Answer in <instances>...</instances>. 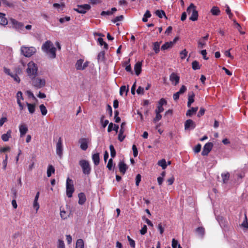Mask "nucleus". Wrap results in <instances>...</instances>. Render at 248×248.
Segmentation results:
<instances>
[{
  "mask_svg": "<svg viewBox=\"0 0 248 248\" xmlns=\"http://www.w3.org/2000/svg\"><path fill=\"white\" fill-rule=\"evenodd\" d=\"M42 50L45 53L50 59H54L56 58V48L54 47L53 44L50 41H47L45 42L41 46Z\"/></svg>",
  "mask_w": 248,
  "mask_h": 248,
  "instance_id": "1",
  "label": "nucleus"
},
{
  "mask_svg": "<svg viewBox=\"0 0 248 248\" xmlns=\"http://www.w3.org/2000/svg\"><path fill=\"white\" fill-rule=\"evenodd\" d=\"M28 67L26 71L28 76L31 79H33L36 77L37 74L38 67L36 64L33 62H30L28 63Z\"/></svg>",
  "mask_w": 248,
  "mask_h": 248,
  "instance_id": "2",
  "label": "nucleus"
},
{
  "mask_svg": "<svg viewBox=\"0 0 248 248\" xmlns=\"http://www.w3.org/2000/svg\"><path fill=\"white\" fill-rule=\"evenodd\" d=\"M9 20L13 29L20 33H26L24 31V26L23 23L19 22L13 18H10Z\"/></svg>",
  "mask_w": 248,
  "mask_h": 248,
  "instance_id": "3",
  "label": "nucleus"
},
{
  "mask_svg": "<svg viewBox=\"0 0 248 248\" xmlns=\"http://www.w3.org/2000/svg\"><path fill=\"white\" fill-rule=\"evenodd\" d=\"M186 12L188 15H191L189 20L195 21L198 19V12L196 10V6L193 3H191L189 6L187 7Z\"/></svg>",
  "mask_w": 248,
  "mask_h": 248,
  "instance_id": "4",
  "label": "nucleus"
},
{
  "mask_svg": "<svg viewBox=\"0 0 248 248\" xmlns=\"http://www.w3.org/2000/svg\"><path fill=\"white\" fill-rule=\"evenodd\" d=\"M79 165L82 169L83 174L89 175L91 173L92 168L88 160L81 159L79 161Z\"/></svg>",
  "mask_w": 248,
  "mask_h": 248,
  "instance_id": "5",
  "label": "nucleus"
},
{
  "mask_svg": "<svg viewBox=\"0 0 248 248\" xmlns=\"http://www.w3.org/2000/svg\"><path fill=\"white\" fill-rule=\"evenodd\" d=\"M31 79L32 85L36 89L43 88L46 85V80L44 78L35 77Z\"/></svg>",
  "mask_w": 248,
  "mask_h": 248,
  "instance_id": "6",
  "label": "nucleus"
},
{
  "mask_svg": "<svg viewBox=\"0 0 248 248\" xmlns=\"http://www.w3.org/2000/svg\"><path fill=\"white\" fill-rule=\"evenodd\" d=\"M21 53L26 57H30L33 55L36 52L34 47H26L22 46L20 48Z\"/></svg>",
  "mask_w": 248,
  "mask_h": 248,
  "instance_id": "7",
  "label": "nucleus"
},
{
  "mask_svg": "<svg viewBox=\"0 0 248 248\" xmlns=\"http://www.w3.org/2000/svg\"><path fill=\"white\" fill-rule=\"evenodd\" d=\"M74 191V187L73 180L68 178L66 183V192L67 197L69 198L72 197Z\"/></svg>",
  "mask_w": 248,
  "mask_h": 248,
  "instance_id": "8",
  "label": "nucleus"
},
{
  "mask_svg": "<svg viewBox=\"0 0 248 248\" xmlns=\"http://www.w3.org/2000/svg\"><path fill=\"white\" fill-rule=\"evenodd\" d=\"M91 8V6L87 4L78 5H77V8H74V10L80 14H84L87 11L89 10Z\"/></svg>",
  "mask_w": 248,
  "mask_h": 248,
  "instance_id": "9",
  "label": "nucleus"
},
{
  "mask_svg": "<svg viewBox=\"0 0 248 248\" xmlns=\"http://www.w3.org/2000/svg\"><path fill=\"white\" fill-rule=\"evenodd\" d=\"M83 60L79 59L77 61L76 63V68L77 70H83L85 69L89 64L88 62L83 63Z\"/></svg>",
  "mask_w": 248,
  "mask_h": 248,
  "instance_id": "10",
  "label": "nucleus"
},
{
  "mask_svg": "<svg viewBox=\"0 0 248 248\" xmlns=\"http://www.w3.org/2000/svg\"><path fill=\"white\" fill-rule=\"evenodd\" d=\"M213 147V144L212 142H207L203 146L202 155L203 156L207 155L211 151Z\"/></svg>",
  "mask_w": 248,
  "mask_h": 248,
  "instance_id": "11",
  "label": "nucleus"
},
{
  "mask_svg": "<svg viewBox=\"0 0 248 248\" xmlns=\"http://www.w3.org/2000/svg\"><path fill=\"white\" fill-rule=\"evenodd\" d=\"M62 140L61 138H59L56 144V154L59 155L60 158H62Z\"/></svg>",
  "mask_w": 248,
  "mask_h": 248,
  "instance_id": "12",
  "label": "nucleus"
},
{
  "mask_svg": "<svg viewBox=\"0 0 248 248\" xmlns=\"http://www.w3.org/2000/svg\"><path fill=\"white\" fill-rule=\"evenodd\" d=\"M125 125V123L123 122L121 124V128L119 131V133L118 134V140L120 141H123L124 139L125 136L124 135V133L125 131L124 126Z\"/></svg>",
  "mask_w": 248,
  "mask_h": 248,
  "instance_id": "13",
  "label": "nucleus"
},
{
  "mask_svg": "<svg viewBox=\"0 0 248 248\" xmlns=\"http://www.w3.org/2000/svg\"><path fill=\"white\" fill-rule=\"evenodd\" d=\"M195 126V123L191 119L186 120L185 123V129L186 130L193 129Z\"/></svg>",
  "mask_w": 248,
  "mask_h": 248,
  "instance_id": "14",
  "label": "nucleus"
},
{
  "mask_svg": "<svg viewBox=\"0 0 248 248\" xmlns=\"http://www.w3.org/2000/svg\"><path fill=\"white\" fill-rule=\"evenodd\" d=\"M79 143L80 144V148L83 150L85 151L87 149L88 147V139L86 138H81L79 140Z\"/></svg>",
  "mask_w": 248,
  "mask_h": 248,
  "instance_id": "15",
  "label": "nucleus"
},
{
  "mask_svg": "<svg viewBox=\"0 0 248 248\" xmlns=\"http://www.w3.org/2000/svg\"><path fill=\"white\" fill-rule=\"evenodd\" d=\"M170 80L172 82H175L174 85H177L179 82L180 77L175 73H172L170 76Z\"/></svg>",
  "mask_w": 248,
  "mask_h": 248,
  "instance_id": "16",
  "label": "nucleus"
},
{
  "mask_svg": "<svg viewBox=\"0 0 248 248\" xmlns=\"http://www.w3.org/2000/svg\"><path fill=\"white\" fill-rule=\"evenodd\" d=\"M8 21L6 17L5 14L0 13V25L3 26H6L8 24Z\"/></svg>",
  "mask_w": 248,
  "mask_h": 248,
  "instance_id": "17",
  "label": "nucleus"
},
{
  "mask_svg": "<svg viewBox=\"0 0 248 248\" xmlns=\"http://www.w3.org/2000/svg\"><path fill=\"white\" fill-rule=\"evenodd\" d=\"M19 129L21 137L24 136L28 130L27 125L25 124H20L19 126Z\"/></svg>",
  "mask_w": 248,
  "mask_h": 248,
  "instance_id": "18",
  "label": "nucleus"
},
{
  "mask_svg": "<svg viewBox=\"0 0 248 248\" xmlns=\"http://www.w3.org/2000/svg\"><path fill=\"white\" fill-rule=\"evenodd\" d=\"M118 167L120 171L124 174L127 169L126 165L123 161H120L119 162Z\"/></svg>",
  "mask_w": 248,
  "mask_h": 248,
  "instance_id": "19",
  "label": "nucleus"
},
{
  "mask_svg": "<svg viewBox=\"0 0 248 248\" xmlns=\"http://www.w3.org/2000/svg\"><path fill=\"white\" fill-rule=\"evenodd\" d=\"M79 198L78 203L80 205H83L86 201V198L84 193L81 192L78 194Z\"/></svg>",
  "mask_w": 248,
  "mask_h": 248,
  "instance_id": "20",
  "label": "nucleus"
},
{
  "mask_svg": "<svg viewBox=\"0 0 248 248\" xmlns=\"http://www.w3.org/2000/svg\"><path fill=\"white\" fill-rule=\"evenodd\" d=\"M119 129V125L113 124L112 123H110L109 124L108 128V132H111L112 130L116 131V132H118Z\"/></svg>",
  "mask_w": 248,
  "mask_h": 248,
  "instance_id": "21",
  "label": "nucleus"
},
{
  "mask_svg": "<svg viewBox=\"0 0 248 248\" xmlns=\"http://www.w3.org/2000/svg\"><path fill=\"white\" fill-rule=\"evenodd\" d=\"M141 62H137L135 65L134 69L136 74L138 76L140 73L141 70Z\"/></svg>",
  "mask_w": 248,
  "mask_h": 248,
  "instance_id": "22",
  "label": "nucleus"
},
{
  "mask_svg": "<svg viewBox=\"0 0 248 248\" xmlns=\"http://www.w3.org/2000/svg\"><path fill=\"white\" fill-rule=\"evenodd\" d=\"M39 192H37L34 200L33 202V207L36 209V211H37L39 208V204L38 202V198L39 197Z\"/></svg>",
  "mask_w": 248,
  "mask_h": 248,
  "instance_id": "23",
  "label": "nucleus"
},
{
  "mask_svg": "<svg viewBox=\"0 0 248 248\" xmlns=\"http://www.w3.org/2000/svg\"><path fill=\"white\" fill-rule=\"evenodd\" d=\"M92 159L95 165L97 166L99 164L100 158L98 153H96L92 155Z\"/></svg>",
  "mask_w": 248,
  "mask_h": 248,
  "instance_id": "24",
  "label": "nucleus"
},
{
  "mask_svg": "<svg viewBox=\"0 0 248 248\" xmlns=\"http://www.w3.org/2000/svg\"><path fill=\"white\" fill-rule=\"evenodd\" d=\"M11 137V131L9 130L6 134H4L1 136V139L4 141H7L9 138Z\"/></svg>",
  "mask_w": 248,
  "mask_h": 248,
  "instance_id": "25",
  "label": "nucleus"
},
{
  "mask_svg": "<svg viewBox=\"0 0 248 248\" xmlns=\"http://www.w3.org/2000/svg\"><path fill=\"white\" fill-rule=\"evenodd\" d=\"M196 232L199 235L203 238L205 234V229L202 227H198L196 229Z\"/></svg>",
  "mask_w": 248,
  "mask_h": 248,
  "instance_id": "26",
  "label": "nucleus"
},
{
  "mask_svg": "<svg viewBox=\"0 0 248 248\" xmlns=\"http://www.w3.org/2000/svg\"><path fill=\"white\" fill-rule=\"evenodd\" d=\"M55 173V168L52 165H49L47 169V176L49 177Z\"/></svg>",
  "mask_w": 248,
  "mask_h": 248,
  "instance_id": "27",
  "label": "nucleus"
},
{
  "mask_svg": "<svg viewBox=\"0 0 248 248\" xmlns=\"http://www.w3.org/2000/svg\"><path fill=\"white\" fill-rule=\"evenodd\" d=\"M69 213L60 209V216L62 219H66L69 217Z\"/></svg>",
  "mask_w": 248,
  "mask_h": 248,
  "instance_id": "28",
  "label": "nucleus"
},
{
  "mask_svg": "<svg viewBox=\"0 0 248 248\" xmlns=\"http://www.w3.org/2000/svg\"><path fill=\"white\" fill-rule=\"evenodd\" d=\"M211 13L214 16H218L220 14L219 9L216 6H214L211 10Z\"/></svg>",
  "mask_w": 248,
  "mask_h": 248,
  "instance_id": "29",
  "label": "nucleus"
},
{
  "mask_svg": "<svg viewBox=\"0 0 248 248\" xmlns=\"http://www.w3.org/2000/svg\"><path fill=\"white\" fill-rule=\"evenodd\" d=\"M198 109V107L192 108L191 109H188L187 111V112L186 113V116H192L193 114L197 112Z\"/></svg>",
  "mask_w": 248,
  "mask_h": 248,
  "instance_id": "30",
  "label": "nucleus"
},
{
  "mask_svg": "<svg viewBox=\"0 0 248 248\" xmlns=\"http://www.w3.org/2000/svg\"><path fill=\"white\" fill-rule=\"evenodd\" d=\"M157 165L161 166L163 170L165 169L167 166V162L165 159H162L159 160L157 162Z\"/></svg>",
  "mask_w": 248,
  "mask_h": 248,
  "instance_id": "31",
  "label": "nucleus"
},
{
  "mask_svg": "<svg viewBox=\"0 0 248 248\" xmlns=\"http://www.w3.org/2000/svg\"><path fill=\"white\" fill-rule=\"evenodd\" d=\"M155 14L160 18H162L163 16H164L166 18H167L165 12L163 10H157L155 12Z\"/></svg>",
  "mask_w": 248,
  "mask_h": 248,
  "instance_id": "32",
  "label": "nucleus"
},
{
  "mask_svg": "<svg viewBox=\"0 0 248 248\" xmlns=\"http://www.w3.org/2000/svg\"><path fill=\"white\" fill-rule=\"evenodd\" d=\"M26 104L28 107L29 112L31 114L33 113L35 111V105L32 104H30L28 102L26 103Z\"/></svg>",
  "mask_w": 248,
  "mask_h": 248,
  "instance_id": "33",
  "label": "nucleus"
},
{
  "mask_svg": "<svg viewBox=\"0 0 248 248\" xmlns=\"http://www.w3.org/2000/svg\"><path fill=\"white\" fill-rule=\"evenodd\" d=\"M84 241L82 239H78L77 240L76 245V248H84Z\"/></svg>",
  "mask_w": 248,
  "mask_h": 248,
  "instance_id": "34",
  "label": "nucleus"
},
{
  "mask_svg": "<svg viewBox=\"0 0 248 248\" xmlns=\"http://www.w3.org/2000/svg\"><path fill=\"white\" fill-rule=\"evenodd\" d=\"M105 51H101L100 52L97 56L98 61L99 62H103L105 60Z\"/></svg>",
  "mask_w": 248,
  "mask_h": 248,
  "instance_id": "35",
  "label": "nucleus"
},
{
  "mask_svg": "<svg viewBox=\"0 0 248 248\" xmlns=\"http://www.w3.org/2000/svg\"><path fill=\"white\" fill-rule=\"evenodd\" d=\"M173 46L172 43L170 42H166L161 46V49L162 50H165L169 48H170Z\"/></svg>",
  "mask_w": 248,
  "mask_h": 248,
  "instance_id": "36",
  "label": "nucleus"
},
{
  "mask_svg": "<svg viewBox=\"0 0 248 248\" xmlns=\"http://www.w3.org/2000/svg\"><path fill=\"white\" fill-rule=\"evenodd\" d=\"M97 41L100 46H102L104 45V48L105 49L107 50L108 49V45L104 41V40L102 38H98L97 39Z\"/></svg>",
  "mask_w": 248,
  "mask_h": 248,
  "instance_id": "37",
  "label": "nucleus"
},
{
  "mask_svg": "<svg viewBox=\"0 0 248 248\" xmlns=\"http://www.w3.org/2000/svg\"><path fill=\"white\" fill-rule=\"evenodd\" d=\"M194 96H195V95L193 93H192L191 95H190V94L188 95V102H187L188 107H190L191 104L194 102Z\"/></svg>",
  "mask_w": 248,
  "mask_h": 248,
  "instance_id": "38",
  "label": "nucleus"
},
{
  "mask_svg": "<svg viewBox=\"0 0 248 248\" xmlns=\"http://www.w3.org/2000/svg\"><path fill=\"white\" fill-rule=\"evenodd\" d=\"M104 118H105L104 115H102L100 118V123H101V125L103 128L106 127V126L109 123V122L108 120H106L104 121Z\"/></svg>",
  "mask_w": 248,
  "mask_h": 248,
  "instance_id": "39",
  "label": "nucleus"
},
{
  "mask_svg": "<svg viewBox=\"0 0 248 248\" xmlns=\"http://www.w3.org/2000/svg\"><path fill=\"white\" fill-rule=\"evenodd\" d=\"M153 49L156 54L158 53L159 51L160 43L156 42L153 44Z\"/></svg>",
  "mask_w": 248,
  "mask_h": 248,
  "instance_id": "40",
  "label": "nucleus"
},
{
  "mask_svg": "<svg viewBox=\"0 0 248 248\" xmlns=\"http://www.w3.org/2000/svg\"><path fill=\"white\" fill-rule=\"evenodd\" d=\"M39 108L42 114L44 116L46 115L47 113L46 107L43 104H41L40 105Z\"/></svg>",
  "mask_w": 248,
  "mask_h": 248,
  "instance_id": "41",
  "label": "nucleus"
},
{
  "mask_svg": "<svg viewBox=\"0 0 248 248\" xmlns=\"http://www.w3.org/2000/svg\"><path fill=\"white\" fill-rule=\"evenodd\" d=\"M192 67L193 69L194 70L200 69L201 68L199 63L196 61H195L192 62Z\"/></svg>",
  "mask_w": 248,
  "mask_h": 248,
  "instance_id": "42",
  "label": "nucleus"
},
{
  "mask_svg": "<svg viewBox=\"0 0 248 248\" xmlns=\"http://www.w3.org/2000/svg\"><path fill=\"white\" fill-rule=\"evenodd\" d=\"M128 91V88H126L125 86H122L121 87L120 89V94L123 95L124 93H125L126 95Z\"/></svg>",
  "mask_w": 248,
  "mask_h": 248,
  "instance_id": "43",
  "label": "nucleus"
},
{
  "mask_svg": "<svg viewBox=\"0 0 248 248\" xmlns=\"http://www.w3.org/2000/svg\"><path fill=\"white\" fill-rule=\"evenodd\" d=\"M221 176L222 178L223 183H226L229 179L230 174L229 172H227L224 174H222Z\"/></svg>",
  "mask_w": 248,
  "mask_h": 248,
  "instance_id": "44",
  "label": "nucleus"
},
{
  "mask_svg": "<svg viewBox=\"0 0 248 248\" xmlns=\"http://www.w3.org/2000/svg\"><path fill=\"white\" fill-rule=\"evenodd\" d=\"M109 149L111 157H114L116 155V151L113 145L111 144L109 145Z\"/></svg>",
  "mask_w": 248,
  "mask_h": 248,
  "instance_id": "45",
  "label": "nucleus"
},
{
  "mask_svg": "<svg viewBox=\"0 0 248 248\" xmlns=\"http://www.w3.org/2000/svg\"><path fill=\"white\" fill-rule=\"evenodd\" d=\"M17 103L21 102V100H23L22 93L21 91H18L16 93Z\"/></svg>",
  "mask_w": 248,
  "mask_h": 248,
  "instance_id": "46",
  "label": "nucleus"
},
{
  "mask_svg": "<svg viewBox=\"0 0 248 248\" xmlns=\"http://www.w3.org/2000/svg\"><path fill=\"white\" fill-rule=\"evenodd\" d=\"M155 117L153 120V122L154 123H156L157 122L160 120L162 118V116L159 112H155Z\"/></svg>",
  "mask_w": 248,
  "mask_h": 248,
  "instance_id": "47",
  "label": "nucleus"
},
{
  "mask_svg": "<svg viewBox=\"0 0 248 248\" xmlns=\"http://www.w3.org/2000/svg\"><path fill=\"white\" fill-rule=\"evenodd\" d=\"M242 226L248 229V218L247 217L246 214H245V217L244 220L243 221V222L241 224Z\"/></svg>",
  "mask_w": 248,
  "mask_h": 248,
  "instance_id": "48",
  "label": "nucleus"
},
{
  "mask_svg": "<svg viewBox=\"0 0 248 248\" xmlns=\"http://www.w3.org/2000/svg\"><path fill=\"white\" fill-rule=\"evenodd\" d=\"M1 0V2L3 4H4L9 7H14V4L13 3L8 2L7 0Z\"/></svg>",
  "mask_w": 248,
  "mask_h": 248,
  "instance_id": "49",
  "label": "nucleus"
},
{
  "mask_svg": "<svg viewBox=\"0 0 248 248\" xmlns=\"http://www.w3.org/2000/svg\"><path fill=\"white\" fill-rule=\"evenodd\" d=\"M10 76L14 78V80L19 83L20 81L19 77L16 74H12Z\"/></svg>",
  "mask_w": 248,
  "mask_h": 248,
  "instance_id": "50",
  "label": "nucleus"
},
{
  "mask_svg": "<svg viewBox=\"0 0 248 248\" xmlns=\"http://www.w3.org/2000/svg\"><path fill=\"white\" fill-rule=\"evenodd\" d=\"M113 167V160L112 158L109 159L107 167L109 170H111Z\"/></svg>",
  "mask_w": 248,
  "mask_h": 248,
  "instance_id": "51",
  "label": "nucleus"
},
{
  "mask_svg": "<svg viewBox=\"0 0 248 248\" xmlns=\"http://www.w3.org/2000/svg\"><path fill=\"white\" fill-rule=\"evenodd\" d=\"M128 241L129 242V245L132 248H135V243L134 240L131 238L129 236H127Z\"/></svg>",
  "mask_w": 248,
  "mask_h": 248,
  "instance_id": "52",
  "label": "nucleus"
},
{
  "mask_svg": "<svg viewBox=\"0 0 248 248\" xmlns=\"http://www.w3.org/2000/svg\"><path fill=\"white\" fill-rule=\"evenodd\" d=\"M180 56H181V58L182 59H185V58L186 57V56L187 55V52L186 50V49H185L184 50H182L180 52Z\"/></svg>",
  "mask_w": 248,
  "mask_h": 248,
  "instance_id": "53",
  "label": "nucleus"
},
{
  "mask_svg": "<svg viewBox=\"0 0 248 248\" xmlns=\"http://www.w3.org/2000/svg\"><path fill=\"white\" fill-rule=\"evenodd\" d=\"M124 19V16H116L113 20H112V22L113 23H116L118 21H122L123 20V19Z\"/></svg>",
  "mask_w": 248,
  "mask_h": 248,
  "instance_id": "54",
  "label": "nucleus"
},
{
  "mask_svg": "<svg viewBox=\"0 0 248 248\" xmlns=\"http://www.w3.org/2000/svg\"><path fill=\"white\" fill-rule=\"evenodd\" d=\"M147 227L146 225H144L140 231V233L142 235L145 234L147 232Z\"/></svg>",
  "mask_w": 248,
  "mask_h": 248,
  "instance_id": "55",
  "label": "nucleus"
},
{
  "mask_svg": "<svg viewBox=\"0 0 248 248\" xmlns=\"http://www.w3.org/2000/svg\"><path fill=\"white\" fill-rule=\"evenodd\" d=\"M70 20V17L69 16H65V17L61 18L59 19V21L61 23H63L65 21H69Z\"/></svg>",
  "mask_w": 248,
  "mask_h": 248,
  "instance_id": "56",
  "label": "nucleus"
},
{
  "mask_svg": "<svg viewBox=\"0 0 248 248\" xmlns=\"http://www.w3.org/2000/svg\"><path fill=\"white\" fill-rule=\"evenodd\" d=\"M201 149V145L200 144H198L194 148V151L195 153H198L200 152Z\"/></svg>",
  "mask_w": 248,
  "mask_h": 248,
  "instance_id": "57",
  "label": "nucleus"
},
{
  "mask_svg": "<svg viewBox=\"0 0 248 248\" xmlns=\"http://www.w3.org/2000/svg\"><path fill=\"white\" fill-rule=\"evenodd\" d=\"M205 46V43L202 41V40H200L198 41V47L199 48H202Z\"/></svg>",
  "mask_w": 248,
  "mask_h": 248,
  "instance_id": "58",
  "label": "nucleus"
},
{
  "mask_svg": "<svg viewBox=\"0 0 248 248\" xmlns=\"http://www.w3.org/2000/svg\"><path fill=\"white\" fill-rule=\"evenodd\" d=\"M141 181V175L140 174H138L136 177V185L138 186L139 185V183Z\"/></svg>",
  "mask_w": 248,
  "mask_h": 248,
  "instance_id": "59",
  "label": "nucleus"
},
{
  "mask_svg": "<svg viewBox=\"0 0 248 248\" xmlns=\"http://www.w3.org/2000/svg\"><path fill=\"white\" fill-rule=\"evenodd\" d=\"M132 150L133 151V155L134 157H136L138 155V152L137 148L135 145L132 146Z\"/></svg>",
  "mask_w": 248,
  "mask_h": 248,
  "instance_id": "60",
  "label": "nucleus"
},
{
  "mask_svg": "<svg viewBox=\"0 0 248 248\" xmlns=\"http://www.w3.org/2000/svg\"><path fill=\"white\" fill-rule=\"evenodd\" d=\"M164 111V108L163 106L161 105H158L157 107V108L155 110V112H159L161 113Z\"/></svg>",
  "mask_w": 248,
  "mask_h": 248,
  "instance_id": "61",
  "label": "nucleus"
},
{
  "mask_svg": "<svg viewBox=\"0 0 248 248\" xmlns=\"http://www.w3.org/2000/svg\"><path fill=\"white\" fill-rule=\"evenodd\" d=\"M178 242L177 240H175V239H172V248H176L178 246Z\"/></svg>",
  "mask_w": 248,
  "mask_h": 248,
  "instance_id": "62",
  "label": "nucleus"
},
{
  "mask_svg": "<svg viewBox=\"0 0 248 248\" xmlns=\"http://www.w3.org/2000/svg\"><path fill=\"white\" fill-rule=\"evenodd\" d=\"M205 111V109L204 108H201L198 113L197 116L200 117L201 116H202L204 114Z\"/></svg>",
  "mask_w": 248,
  "mask_h": 248,
  "instance_id": "63",
  "label": "nucleus"
},
{
  "mask_svg": "<svg viewBox=\"0 0 248 248\" xmlns=\"http://www.w3.org/2000/svg\"><path fill=\"white\" fill-rule=\"evenodd\" d=\"M65 248V245H64V242L62 240H59L58 248Z\"/></svg>",
  "mask_w": 248,
  "mask_h": 248,
  "instance_id": "64",
  "label": "nucleus"
}]
</instances>
